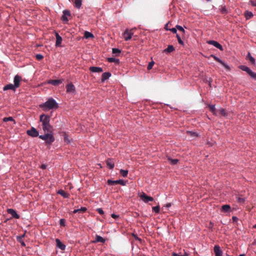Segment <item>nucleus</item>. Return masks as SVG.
<instances>
[{
    "mask_svg": "<svg viewBox=\"0 0 256 256\" xmlns=\"http://www.w3.org/2000/svg\"><path fill=\"white\" fill-rule=\"evenodd\" d=\"M56 242L57 247H58L61 250H64L66 249V246L63 244L59 239L56 238Z\"/></svg>",
    "mask_w": 256,
    "mask_h": 256,
    "instance_id": "nucleus-14",
    "label": "nucleus"
},
{
    "mask_svg": "<svg viewBox=\"0 0 256 256\" xmlns=\"http://www.w3.org/2000/svg\"><path fill=\"white\" fill-rule=\"evenodd\" d=\"M84 37L86 38H94V36L92 32L86 31L84 33Z\"/></svg>",
    "mask_w": 256,
    "mask_h": 256,
    "instance_id": "nucleus-25",
    "label": "nucleus"
},
{
    "mask_svg": "<svg viewBox=\"0 0 256 256\" xmlns=\"http://www.w3.org/2000/svg\"><path fill=\"white\" fill-rule=\"evenodd\" d=\"M174 50V48L172 45H169L164 50L166 52H171Z\"/></svg>",
    "mask_w": 256,
    "mask_h": 256,
    "instance_id": "nucleus-27",
    "label": "nucleus"
},
{
    "mask_svg": "<svg viewBox=\"0 0 256 256\" xmlns=\"http://www.w3.org/2000/svg\"><path fill=\"white\" fill-rule=\"evenodd\" d=\"M3 121L4 122H7L8 121H14V118L11 117V116H10V117H6V118H3Z\"/></svg>",
    "mask_w": 256,
    "mask_h": 256,
    "instance_id": "nucleus-39",
    "label": "nucleus"
},
{
    "mask_svg": "<svg viewBox=\"0 0 256 256\" xmlns=\"http://www.w3.org/2000/svg\"><path fill=\"white\" fill-rule=\"evenodd\" d=\"M208 107L209 108L210 110L216 116H217L216 112L217 110L215 108L214 105H208Z\"/></svg>",
    "mask_w": 256,
    "mask_h": 256,
    "instance_id": "nucleus-24",
    "label": "nucleus"
},
{
    "mask_svg": "<svg viewBox=\"0 0 256 256\" xmlns=\"http://www.w3.org/2000/svg\"><path fill=\"white\" fill-rule=\"evenodd\" d=\"M78 212H84L86 210V208L85 207H82L78 209Z\"/></svg>",
    "mask_w": 256,
    "mask_h": 256,
    "instance_id": "nucleus-45",
    "label": "nucleus"
},
{
    "mask_svg": "<svg viewBox=\"0 0 256 256\" xmlns=\"http://www.w3.org/2000/svg\"><path fill=\"white\" fill-rule=\"evenodd\" d=\"M21 79H22V78L20 76L18 75H16L14 76V80H20Z\"/></svg>",
    "mask_w": 256,
    "mask_h": 256,
    "instance_id": "nucleus-52",
    "label": "nucleus"
},
{
    "mask_svg": "<svg viewBox=\"0 0 256 256\" xmlns=\"http://www.w3.org/2000/svg\"><path fill=\"white\" fill-rule=\"evenodd\" d=\"M254 228H256V224H255L254 226Z\"/></svg>",
    "mask_w": 256,
    "mask_h": 256,
    "instance_id": "nucleus-62",
    "label": "nucleus"
},
{
    "mask_svg": "<svg viewBox=\"0 0 256 256\" xmlns=\"http://www.w3.org/2000/svg\"><path fill=\"white\" fill-rule=\"evenodd\" d=\"M40 120L42 122V130L44 133H52V127L50 124V116L44 114L40 115Z\"/></svg>",
    "mask_w": 256,
    "mask_h": 256,
    "instance_id": "nucleus-1",
    "label": "nucleus"
},
{
    "mask_svg": "<svg viewBox=\"0 0 256 256\" xmlns=\"http://www.w3.org/2000/svg\"><path fill=\"white\" fill-rule=\"evenodd\" d=\"M108 184L109 185H114L115 184H120L122 186H125L126 182L122 180H108L107 182Z\"/></svg>",
    "mask_w": 256,
    "mask_h": 256,
    "instance_id": "nucleus-10",
    "label": "nucleus"
},
{
    "mask_svg": "<svg viewBox=\"0 0 256 256\" xmlns=\"http://www.w3.org/2000/svg\"><path fill=\"white\" fill-rule=\"evenodd\" d=\"M76 212H78V209H75V210L73 211V213L76 214Z\"/></svg>",
    "mask_w": 256,
    "mask_h": 256,
    "instance_id": "nucleus-60",
    "label": "nucleus"
},
{
    "mask_svg": "<svg viewBox=\"0 0 256 256\" xmlns=\"http://www.w3.org/2000/svg\"><path fill=\"white\" fill-rule=\"evenodd\" d=\"M134 237L136 240H140V241L141 240V239L140 238H139L138 237L134 235Z\"/></svg>",
    "mask_w": 256,
    "mask_h": 256,
    "instance_id": "nucleus-54",
    "label": "nucleus"
},
{
    "mask_svg": "<svg viewBox=\"0 0 256 256\" xmlns=\"http://www.w3.org/2000/svg\"><path fill=\"white\" fill-rule=\"evenodd\" d=\"M96 210L100 214H104L103 210L100 208H98Z\"/></svg>",
    "mask_w": 256,
    "mask_h": 256,
    "instance_id": "nucleus-50",
    "label": "nucleus"
},
{
    "mask_svg": "<svg viewBox=\"0 0 256 256\" xmlns=\"http://www.w3.org/2000/svg\"><path fill=\"white\" fill-rule=\"evenodd\" d=\"M220 64L226 70H230V68L228 66V64H226V62H223L222 60V62H220Z\"/></svg>",
    "mask_w": 256,
    "mask_h": 256,
    "instance_id": "nucleus-35",
    "label": "nucleus"
},
{
    "mask_svg": "<svg viewBox=\"0 0 256 256\" xmlns=\"http://www.w3.org/2000/svg\"><path fill=\"white\" fill-rule=\"evenodd\" d=\"M154 64V62L153 61L149 62L147 68L148 70H151Z\"/></svg>",
    "mask_w": 256,
    "mask_h": 256,
    "instance_id": "nucleus-41",
    "label": "nucleus"
},
{
    "mask_svg": "<svg viewBox=\"0 0 256 256\" xmlns=\"http://www.w3.org/2000/svg\"><path fill=\"white\" fill-rule=\"evenodd\" d=\"M230 210V206L228 204H224L222 206V211L224 212H229Z\"/></svg>",
    "mask_w": 256,
    "mask_h": 256,
    "instance_id": "nucleus-21",
    "label": "nucleus"
},
{
    "mask_svg": "<svg viewBox=\"0 0 256 256\" xmlns=\"http://www.w3.org/2000/svg\"><path fill=\"white\" fill-rule=\"evenodd\" d=\"M8 214H10L14 218H19L20 216L16 213V211L12 208H8L7 210Z\"/></svg>",
    "mask_w": 256,
    "mask_h": 256,
    "instance_id": "nucleus-13",
    "label": "nucleus"
},
{
    "mask_svg": "<svg viewBox=\"0 0 256 256\" xmlns=\"http://www.w3.org/2000/svg\"><path fill=\"white\" fill-rule=\"evenodd\" d=\"M56 46H60L62 42V37L58 34V33H56Z\"/></svg>",
    "mask_w": 256,
    "mask_h": 256,
    "instance_id": "nucleus-15",
    "label": "nucleus"
},
{
    "mask_svg": "<svg viewBox=\"0 0 256 256\" xmlns=\"http://www.w3.org/2000/svg\"><path fill=\"white\" fill-rule=\"evenodd\" d=\"M168 160L170 162V163L172 165L176 164L178 162V159H172L171 158H168Z\"/></svg>",
    "mask_w": 256,
    "mask_h": 256,
    "instance_id": "nucleus-32",
    "label": "nucleus"
},
{
    "mask_svg": "<svg viewBox=\"0 0 256 256\" xmlns=\"http://www.w3.org/2000/svg\"><path fill=\"white\" fill-rule=\"evenodd\" d=\"M64 140H68V139H66V138H64Z\"/></svg>",
    "mask_w": 256,
    "mask_h": 256,
    "instance_id": "nucleus-64",
    "label": "nucleus"
},
{
    "mask_svg": "<svg viewBox=\"0 0 256 256\" xmlns=\"http://www.w3.org/2000/svg\"><path fill=\"white\" fill-rule=\"evenodd\" d=\"M187 133L190 136L192 137H196L198 136L197 134L195 132L188 131Z\"/></svg>",
    "mask_w": 256,
    "mask_h": 256,
    "instance_id": "nucleus-37",
    "label": "nucleus"
},
{
    "mask_svg": "<svg viewBox=\"0 0 256 256\" xmlns=\"http://www.w3.org/2000/svg\"><path fill=\"white\" fill-rule=\"evenodd\" d=\"M176 38H177V39H178V43H179L180 44L184 46V42L182 40V39H181V38H180V36L178 34H176Z\"/></svg>",
    "mask_w": 256,
    "mask_h": 256,
    "instance_id": "nucleus-38",
    "label": "nucleus"
},
{
    "mask_svg": "<svg viewBox=\"0 0 256 256\" xmlns=\"http://www.w3.org/2000/svg\"><path fill=\"white\" fill-rule=\"evenodd\" d=\"M240 68L242 70L246 72L252 78L256 79V73L252 72L249 68L246 66H242Z\"/></svg>",
    "mask_w": 256,
    "mask_h": 256,
    "instance_id": "nucleus-6",
    "label": "nucleus"
},
{
    "mask_svg": "<svg viewBox=\"0 0 256 256\" xmlns=\"http://www.w3.org/2000/svg\"><path fill=\"white\" fill-rule=\"evenodd\" d=\"M71 16L70 12L68 10H64L62 11V16L61 19L64 24H66L68 21V17Z\"/></svg>",
    "mask_w": 256,
    "mask_h": 256,
    "instance_id": "nucleus-5",
    "label": "nucleus"
},
{
    "mask_svg": "<svg viewBox=\"0 0 256 256\" xmlns=\"http://www.w3.org/2000/svg\"><path fill=\"white\" fill-rule=\"evenodd\" d=\"M176 28L179 31H180V32H182L183 33H185V30H184V28L182 26H180V25H176Z\"/></svg>",
    "mask_w": 256,
    "mask_h": 256,
    "instance_id": "nucleus-40",
    "label": "nucleus"
},
{
    "mask_svg": "<svg viewBox=\"0 0 256 256\" xmlns=\"http://www.w3.org/2000/svg\"><path fill=\"white\" fill-rule=\"evenodd\" d=\"M62 81H48V83L54 86H58L61 84Z\"/></svg>",
    "mask_w": 256,
    "mask_h": 256,
    "instance_id": "nucleus-34",
    "label": "nucleus"
},
{
    "mask_svg": "<svg viewBox=\"0 0 256 256\" xmlns=\"http://www.w3.org/2000/svg\"><path fill=\"white\" fill-rule=\"evenodd\" d=\"M39 138L44 140L46 144H51L54 140L52 133H44V135L39 136Z\"/></svg>",
    "mask_w": 256,
    "mask_h": 256,
    "instance_id": "nucleus-3",
    "label": "nucleus"
},
{
    "mask_svg": "<svg viewBox=\"0 0 256 256\" xmlns=\"http://www.w3.org/2000/svg\"><path fill=\"white\" fill-rule=\"evenodd\" d=\"M214 250L215 254V256H222V252L220 250V248L219 246H214Z\"/></svg>",
    "mask_w": 256,
    "mask_h": 256,
    "instance_id": "nucleus-12",
    "label": "nucleus"
},
{
    "mask_svg": "<svg viewBox=\"0 0 256 256\" xmlns=\"http://www.w3.org/2000/svg\"><path fill=\"white\" fill-rule=\"evenodd\" d=\"M112 52L113 54H114L116 56H118L121 52V50L116 48H113L112 49Z\"/></svg>",
    "mask_w": 256,
    "mask_h": 256,
    "instance_id": "nucleus-31",
    "label": "nucleus"
},
{
    "mask_svg": "<svg viewBox=\"0 0 256 256\" xmlns=\"http://www.w3.org/2000/svg\"><path fill=\"white\" fill-rule=\"evenodd\" d=\"M46 165H44V164H42V166H41V168L42 169H46Z\"/></svg>",
    "mask_w": 256,
    "mask_h": 256,
    "instance_id": "nucleus-57",
    "label": "nucleus"
},
{
    "mask_svg": "<svg viewBox=\"0 0 256 256\" xmlns=\"http://www.w3.org/2000/svg\"><path fill=\"white\" fill-rule=\"evenodd\" d=\"M232 219L234 222H236L238 220V218L236 216H232Z\"/></svg>",
    "mask_w": 256,
    "mask_h": 256,
    "instance_id": "nucleus-55",
    "label": "nucleus"
},
{
    "mask_svg": "<svg viewBox=\"0 0 256 256\" xmlns=\"http://www.w3.org/2000/svg\"><path fill=\"white\" fill-rule=\"evenodd\" d=\"M253 16V14L251 12L246 11L244 13V16L246 20L250 19Z\"/></svg>",
    "mask_w": 256,
    "mask_h": 256,
    "instance_id": "nucleus-26",
    "label": "nucleus"
},
{
    "mask_svg": "<svg viewBox=\"0 0 256 256\" xmlns=\"http://www.w3.org/2000/svg\"><path fill=\"white\" fill-rule=\"evenodd\" d=\"M140 197L142 200L146 203L148 202H152L154 200L152 197L147 196L144 192H142V194H140Z\"/></svg>",
    "mask_w": 256,
    "mask_h": 256,
    "instance_id": "nucleus-8",
    "label": "nucleus"
},
{
    "mask_svg": "<svg viewBox=\"0 0 256 256\" xmlns=\"http://www.w3.org/2000/svg\"><path fill=\"white\" fill-rule=\"evenodd\" d=\"M237 201L240 203H244L245 202V198H240V197H238L236 198Z\"/></svg>",
    "mask_w": 256,
    "mask_h": 256,
    "instance_id": "nucleus-42",
    "label": "nucleus"
},
{
    "mask_svg": "<svg viewBox=\"0 0 256 256\" xmlns=\"http://www.w3.org/2000/svg\"><path fill=\"white\" fill-rule=\"evenodd\" d=\"M246 58L251 64H255V59L253 56H252L250 52L248 54Z\"/></svg>",
    "mask_w": 256,
    "mask_h": 256,
    "instance_id": "nucleus-20",
    "label": "nucleus"
},
{
    "mask_svg": "<svg viewBox=\"0 0 256 256\" xmlns=\"http://www.w3.org/2000/svg\"><path fill=\"white\" fill-rule=\"evenodd\" d=\"M168 24H166L165 26H164V28L166 30H169V29L168 28Z\"/></svg>",
    "mask_w": 256,
    "mask_h": 256,
    "instance_id": "nucleus-59",
    "label": "nucleus"
},
{
    "mask_svg": "<svg viewBox=\"0 0 256 256\" xmlns=\"http://www.w3.org/2000/svg\"><path fill=\"white\" fill-rule=\"evenodd\" d=\"M14 84H8L6 85V86H4V88H3L4 90H12L14 91H15L16 88H18L20 86V81H14Z\"/></svg>",
    "mask_w": 256,
    "mask_h": 256,
    "instance_id": "nucleus-4",
    "label": "nucleus"
},
{
    "mask_svg": "<svg viewBox=\"0 0 256 256\" xmlns=\"http://www.w3.org/2000/svg\"><path fill=\"white\" fill-rule=\"evenodd\" d=\"M172 256H180V255H179L175 252H174L172 254Z\"/></svg>",
    "mask_w": 256,
    "mask_h": 256,
    "instance_id": "nucleus-58",
    "label": "nucleus"
},
{
    "mask_svg": "<svg viewBox=\"0 0 256 256\" xmlns=\"http://www.w3.org/2000/svg\"><path fill=\"white\" fill-rule=\"evenodd\" d=\"M64 140H68V139H66V138H64Z\"/></svg>",
    "mask_w": 256,
    "mask_h": 256,
    "instance_id": "nucleus-63",
    "label": "nucleus"
},
{
    "mask_svg": "<svg viewBox=\"0 0 256 256\" xmlns=\"http://www.w3.org/2000/svg\"><path fill=\"white\" fill-rule=\"evenodd\" d=\"M172 206L171 204L170 203H168L166 205V208H170V207Z\"/></svg>",
    "mask_w": 256,
    "mask_h": 256,
    "instance_id": "nucleus-56",
    "label": "nucleus"
},
{
    "mask_svg": "<svg viewBox=\"0 0 256 256\" xmlns=\"http://www.w3.org/2000/svg\"><path fill=\"white\" fill-rule=\"evenodd\" d=\"M40 107L44 108L45 110H48L58 108V104L52 98H49L46 102L40 105Z\"/></svg>",
    "mask_w": 256,
    "mask_h": 256,
    "instance_id": "nucleus-2",
    "label": "nucleus"
},
{
    "mask_svg": "<svg viewBox=\"0 0 256 256\" xmlns=\"http://www.w3.org/2000/svg\"><path fill=\"white\" fill-rule=\"evenodd\" d=\"M90 70L92 72H102V69L100 67L91 66Z\"/></svg>",
    "mask_w": 256,
    "mask_h": 256,
    "instance_id": "nucleus-16",
    "label": "nucleus"
},
{
    "mask_svg": "<svg viewBox=\"0 0 256 256\" xmlns=\"http://www.w3.org/2000/svg\"><path fill=\"white\" fill-rule=\"evenodd\" d=\"M66 91L69 92H74L75 91V87L72 83L66 86Z\"/></svg>",
    "mask_w": 256,
    "mask_h": 256,
    "instance_id": "nucleus-18",
    "label": "nucleus"
},
{
    "mask_svg": "<svg viewBox=\"0 0 256 256\" xmlns=\"http://www.w3.org/2000/svg\"><path fill=\"white\" fill-rule=\"evenodd\" d=\"M217 115H220L222 116H227V114L226 112V110L224 109L220 108L219 110H217L216 112Z\"/></svg>",
    "mask_w": 256,
    "mask_h": 256,
    "instance_id": "nucleus-19",
    "label": "nucleus"
},
{
    "mask_svg": "<svg viewBox=\"0 0 256 256\" xmlns=\"http://www.w3.org/2000/svg\"><path fill=\"white\" fill-rule=\"evenodd\" d=\"M75 6L80 9L82 6V0H74Z\"/></svg>",
    "mask_w": 256,
    "mask_h": 256,
    "instance_id": "nucleus-28",
    "label": "nucleus"
},
{
    "mask_svg": "<svg viewBox=\"0 0 256 256\" xmlns=\"http://www.w3.org/2000/svg\"><path fill=\"white\" fill-rule=\"evenodd\" d=\"M169 30H170L171 32H172L174 34H176L177 32V28H170Z\"/></svg>",
    "mask_w": 256,
    "mask_h": 256,
    "instance_id": "nucleus-49",
    "label": "nucleus"
},
{
    "mask_svg": "<svg viewBox=\"0 0 256 256\" xmlns=\"http://www.w3.org/2000/svg\"><path fill=\"white\" fill-rule=\"evenodd\" d=\"M111 73L110 72H104L102 74V80H107L111 76Z\"/></svg>",
    "mask_w": 256,
    "mask_h": 256,
    "instance_id": "nucleus-22",
    "label": "nucleus"
},
{
    "mask_svg": "<svg viewBox=\"0 0 256 256\" xmlns=\"http://www.w3.org/2000/svg\"><path fill=\"white\" fill-rule=\"evenodd\" d=\"M24 235L20 237H18V240L20 242V244H21L22 246H26V244H25L24 242H20V239L22 238H24Z\"/></svg>",
    "mask_w": 256,
    "mask_h": 256,
    "instance_id": "nucleus-46",
    "label": "nucleus"
},
{
    "mask_svg": "<svg viewBox=\"0 0 256 256\" xmlns=\"http://www.w3.org/2000/svg\"><path fill=\"white\" fill-rule=\"evenodd\" d=\"M133 34L132 30H126L124 33V37L125 40L128 41L130 40Z\"/></svg>",
    "mask_w": 256,
    "mask_h": 256,
    "instance_id": "nucleus-7",
    "label": "nucleus"
},
{
    "mask_svg": "<svg viewBox=\"0 0 256 256\" xmlns=\"http://www.w3.org/2000/svg\"><path fill=\"white\" fill-rule=\"evenodd\" d=\"M26 134L32 137L38 136L39 134L38 131L34 127H32L30 130H28Z\"/></svg>",
    "mask_w": 256,
    "mask_h": 256,
    "instance_id": "nucleus-9",
    "label": "nucleus"
},
{
    "mask_svg": "<svg viewBox=\"0 0 256 256\" xmlns=\"http://www.w3.org/2000/svg\"><path fill=\"white\" fill-rule=\"evenodd\" d=\"M239 256H246L244 254H240Z\"/></svg>",
    "mask_w": 256,
    "mask_h": 256,
    "instance_id": "nucleus-61",
    "label": "nucleus"
},
{
    "mask_svg": "<svg viewBox=\"0 0 256 256\" xmlns=\"http://www.w3.org/2000/svg\"><path fill=\"white\" fill-rule=\"evenodd\" d=\"M207 43L210 44L214 46H215L216 48H218L220 50H223V48H222V46L220 43L217 42L216 41L212 40H208V41L207 42Z\"/></svg>",
    "mask_w": 256,
    "mask_h": 256,
    "instance_id": "nucleus-11",
    "label": "nucleus"
},
{
    "mask_svg": "<svg viewBox=\"0 0 256 256\" xmlns=\"http://www.w3.org/2000/svg\"><path fill=\"white\" fill-rule=\"evenodd\" d=\"M211 56L212 57L216 62H218L219 63L222 62V60L218 57H217L213 54H212Z\"/></svg>",
    "mask_w": 256,
    "mask_h": 256,
    "instance_id": "nucleus-43",
    "label": "nucleus"
},
{
    "mask_svg": "<svg viewBox=\"0 0 256 256\" xmlns=\"http://www.w3.org/2000/svg\"><path fill=\"white\" fill-rule=\"evenodd\" d=\"M58 194L62 196L64 198H68V194L62 190H59L58 191Z\"/></svg>",
    "mask_w": 256,
    "mask_h": 256,
    "instance_id": "nucleus-30",
    "label": "nucleus"
},
{
    "mask_svg": "<svg viewBox=\"0 0 256 256\" xmlns=\"http://www.w3.org/2000/svg\"><path fill=\"white\" fill-rule=\"evenodd\" d=\"M152 210H153V212H155L156 213L158 214L160 211V206H157L153 207Z\"/></svg>",
    "mask_w": 256,
    "mask_h": 256,
    "instance_id": "nucleus-36",
    "label": "nucleus"
},
{
    "mask_svg": "<svg viewBox=\"0 0 256 256\" xmlns=\"http://www.w3.org/2000/svg\"><path fill=\"white\" fill-rule=\"evenodd\" d=\"M250 2L252 6H256V0H250Z\"/></svg>",
    "mask_w": 256,
    "mask_h": 256,
    "instance_id": "nucleus-51",
    "label": "nucleus"
},
{
    "mask_svg": "<svg viewBox=\"0 0 256 256\" xmlns=\"http://www.w3.org/2000/svg\"><path fill=\"white\" fill-rule=\"evenodd\" d=\"M105 241H106L103 238H102V236H100L96 235L95 240H93L92 242V243H96V242H100L102 243H104L105 242Z\"/></svg>",
    "mask_w": 256,
    "mask_h": 256,
    "instance_id": "nucleus-17",
    "label": "nucleus"
},
{
    "mask_svg": "<svg viewBox=\"0 0 256 256\" xmlns=\"http://www.w3.org/2000/svg\"><path fill=\"white\" fill-rule=\"evenodd\" d=\"M106 165L107 166L110 168L112 169L114 168V162L111 159H108L106 162Z\"/></svg>",
    "mask_w": 256,
    "mask_h": 256,
    "instance_id": "nucleus-23",
    "label": "nucleus"
},
{
    "mask_svg": "<svg viewBox=\"0 0 256 256\" xmlns=\"http://www.w3.org/2000/svg\"><path fill=\"white\" fill-rule=\"evenodd\" d=\"M64 224H65V220L64 219H63V218H62L60 220V226H64Z\"/></svg>",
    "mask_w": 256,
    "mask_h": 256,
    "instance_id": "nucleus-47",
    "label": "nucleus"
},
{
    "mask_svg": "<svg viewBox=\"0 0 256 256\" xmlns=\"http://www.w3.org/2000/svg\"><path fill=\"white\" fill-rule=\"evenodd\" d=\"M36 58L38 60H41L44 58V56L41 54H37L36 56Z\"/></svg>",
    "mask_w": 256,
    "mask_h": 256,
    "instance_id": "nucleus-44",
    "label": "nucleus"
},
{
    "mask_svg": "<svg viewBox=\"0 0 256 256\" xmlns=\"http://www.w3.org/2000/svg\"><path fill=\"white\" fill-rule=\"evenodd\" d=\"M221 12L222 14H227L228 13V10L226 8L225 6L222 8L221 10Z\"/></svg>",
    "mask_w": 256,
    "mask_h": 256,
    "instance_id": "nucleus-48",
    "label": "nucleus"
},
{
    "mask_svg": "<svg viewBox=\"0 0 256 256\" xmlns=\"http://www.w3.org/2000/svg\"><path fill=\"white\" fill-rule=\"evenodd\" d=\"M108 60L110 62H114L116 64H118L120 62V60L114 58H108Z\"/></svg>",
    "mask_w": 256,
    "mask_h": 256,
    "instance_id": "nucleus-29",
    "label": "nucleus"
},
{
    "mask_svg": "<svg viewBox=\"0 0 256 256\" xmlns=\"http://www.w3.org/2000/svg\"><path fill=\"white\" fill-rule=\"evenodd\" d=\"M111 216L114 218H116L118 217V216L116 215V214H112Z\"/></svg>",
    "mask_w": 256,
    "mask_h": 256,
    "instance_id": "nucleus-53",
    "label": "nucleus"
},
{
    "mask_svg": "<svg viewBox=\"0 0 256 256\" xmlns=\"http://www.w3.org/2000/svg\"><path fill=\"white\" fill-rule=\"evenodd\" d=\"M120 174L123 176V177H126L128 174V170H120Z\"/></svg>",
    "mask_w": 256,
    "mask_h": 256,
    "instance_id": "nucleus-33",
    "label": "nucleus"
}]
</instances>
